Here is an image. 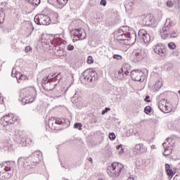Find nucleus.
Masks as SVG:
<instances>
[{"label": "nucleus", "instance_id": "obj_1", "mask_svg": "<svg viewBox=\"0 0 180 180\" xmlns=\"http://www.w3.org/2000/svg\"><path fill=\"white\" fill-rule=\"evenodd\" d=\"M133 36L135 37V40L143 41L145 44H148V43H150V40H151L150 34L147 33V31H146L144 29L140 30L139 31L138 35L134 32L131 34L130 30H129L127 27H122L121 28H119L115 33V39L120 41L131 40Z\"/></svg>", "mask_w": 180, "mask_h": 180}, {"label": "nucleus", "instance_id": "obj_2", "mask_svg": "<svg viewBox=\"0 0 180 180\" xmlns=\"http://www.w3.org/2000/svg\"><path fill=\"white\" fill-rule=\"evenodd\" d=\"M162 39H167L169 37H178V31L174 30V22L169 19L167 18L165 25L160 31Z\"/></svg>", "mask_w": 180, "mask_h": 180}, {"label": "nucleus", "instance_id": "obj_3", "mask_svg": "<svg viewBox=\"0 0 180 180\" xmlns=\"http://www.w3.org/2000/svg\"><path fill=\"white\" fill-rule=\"evenodd\" d=\"M21 96L23 105L32 103L36 98V89L34 87L26 88L22 91Z\"/></svg>", "mask_w": 180, "mask_h": 180}, {"label": "nucleus", "instance_id": "obj_4", "mask_svg": "<svg viewBox=\"0 0 180 180\" xmlns=\"http://www.w3.org/2000/svg\"><path fill=\"white\" fill-rule=\"evenodd\" d=\"M126 171L124 166L117 162H114L108 168V173L112 178H117L120 175V172Z\"/></svg>", "mask_w": 180, "mask_h": 180}, {"label": "nucleus", "instance_id": "obj_5", "mask_svg": "<svg viewBox=\"0 0 180 180\" xmlns=\"http://www.w3.org/2000/svg\"><path fill=\"white\" fill-rule=\"evenodd\" d=\"M12 164L6 162L4 165L0 164V179H9L12 176Z\"/></svg>", "mask_w": 180, "mask_h": 180}, {"label": "nucleus", "instance_id": "obj_6", "mask_svg": "<svg viewBox=\"0 0 180 180\" xmlns=\"http://www.w3.org/2000/svg\"><path fill=\"white\" fill-rule=\"evenodd\" d=\"M49 129L51 130H56L57 127L56 124H64V126H70V120L67 118H56L51 117L49 118L48 122Z\"/></svg>", "mask_w": 180, "mask_h": 180}, {"label": "nucleus", "instance_id": "obj_7", "mask_svg": "<svg viewBox=\"0 0 180 180\" xmlns=\"http://www.w3.org/2000/svg\"><path fill=\"white\" fill-rule=\"evenodd\" d=\"M18 120H19V117L15 115L13 113H8L1 118L0 123L2 126H8L9 124H13Z\"/></svg>", "mask_w": 180, "mask_h": 180}, {"label": "nucleus", "instance_id": "obj_8", "mask_svg": "<svg viewBox=\"0 0 180 180\" xmlns=\"http://www.w3.org/2000/svg\"><path fill=\"white\" fill-rule=\"evenodd\" d=\"M157 101H158V108L163 113H169L171 112L172 109L169 107V103H167V101L162 98V95L158 96Z\"/></svg>", "mask_w": 180, "mask_h": 180}, {"label": "nucleus", "instance_id": "obj_9", "mask_svg": "<svg viewBox=\"0 0 180 180\" xmlns=\"http://www.w3.org/2000/svg\"><path fill=\"white\" fill-rule=\"evenodd\" d=\"M82 78L86 82H94L96 79V72L94 69H87L83 72Z\"/></svg>", "mask_w": 180, "mask_h": 180}, {"label": "nucleus", "instance_id": "obj_10", "mask_svg": "<svg viewBox=\"0 0 180 180\" xmlns=\"http://www.w3.org/2000/svg\"><path fill=\"white\" fill-rule=\"evenodd\" d=\"M34 20L37 25H44L47 26L51 23V19H50V17L44 14L36 15Z\"/></svg>", "mask_w": 180, "mask_h": 180}, {"label": "nucleus", "instance_id": "obj_11", "mask_svg": "<svg viewBox=\"0 0 180 180\" xmlns=\"http://www.w3.org/2000/svg\"><path fill=\"white\" fill-rule=\"evenodd\" d=\"M131 77L134 81H137L138 82H143L146 79V76L144 72L139 70H134L131 72Z\"/></svg>", "mask_w": 180, "mask_h": 180}, {"label": "nucleus", "instance_id": "obj_12", "mask_svg": "<svg viewBox=\"0 0 180 180\" xmlns=\"http://www.w3.org/2000/svg\"><path fill=\"white\" fill-rule=\"evenodd\" d=\"M171 141H172V139L168 138L167 139V141L163 143L162 144L163 148H165V150L163 152V155L165 156L169 155V154L172 153L173 145L171 144Z\"/></svg>", "mask_w": 180, "mask_h": 180}, {"label": "nucleus", "instance_id": "obj_13", "mask_svg": "<svg viewBox=\"0 0 180 180\" xmlns=\"http://www.w3.org/2000/svg\"><path fill=\"white\" fill-rule=\"evenodd\" d=\"M18 164L23 162V167L24 168H25V169H32V168L34 167L32 159H30V158H27L25 159L24 158H18Z\"/></svg>", "mask_w": 180, "mask_h": 180}, {"label": "nucleus", "instance_id": "obj_14", "mask_svg": "<svg viewBox=\"0 0 180 180\" xmlns=\"http://www.w3.org/2000/svg\"><path fill=\"white\" fill-rule=\"evenodd\" d=\"M72 33H73L75 37L77 39L76 40H84V39L86 38V33L82 28L72 30Z\"/></svg>", "mask_w": 180, "mask_h": 180}, {"label": "nucleus", "instance_id": "obj_15", "mask_svg": "<svg viewBox=\"0 0 180 180\" xmlns=\"http://www.w3.org/2000/svg\"><path fill=\"white\" fill-rule=\"evenodd\" d=\"M153 51L160 57H165L167 56V50H165V46H162V44H158L153 46Z\"/></svg>", "mask_w": 180, "mask_h": 180}, {"label": "nucleus", "instance_id": "obj_16", "mask_svg": "<svg viewBox=\"0 0 180 180\" xmlns=\"http://www.w3.org/2000/svg\"><path fill=\"white\" fill-rule=\"evenodd\" d=\"M31 161L34 163V165L39 164L41 160V152L40 150H37L34 152L30 157Z\"/></svg>", "mask_w": 180, "mask_h": 180}, {"label": "nucleus", "instance_id": "obj_17", "mask_svg": "<svg viewBox=\"0 0 180 180\" xmlns=\"http://www.w3.org/2000/svg\"><path fill=\"white\" fill-rule=\"evenodd\" d=\"M136 1L134 0H126L124 1V8L127 13H131L133 12V9H134V4Z\"/></svg>", "mask_w": 180, "mask_h": 180}, {"label": "nucleus", "instance_id": "obj_18", "mask_svg": "<svg viewBox=\"0 0 180 180\" xmlns=\"http://www.w3.org/2000/svg\"><path fill=\"white\" fill-rule=\"evenodd\" d=\"M133 151L136 154H144V153H147V146L143 143H138L135 145Z\"/></svg>", "mask_w": 180, "mask_h": 180}, {"label": "nucleus", "instance_id": "obj_19", "mask_svg": "<svg viewBox=\"0 0 180 180\" xmlns=\"http://www.w3.org/2000/svg\"><path fill=\"white\" fill-rule=\"evenodd\" d=\"M133 54L138 60H143L146 57V51L141 49H135Z\"/></svg>", "mask_w": 180, "mask_h": 180}, {"label": "nucleus", "instance_id": "obj_20", "mask_svg": "<svg viewBox=\"0 0 180 180\" xmlns=\"http://www.w3.org/2000/svg\"><path fill=\"white\" fill-rule=\"evenodd\" d=\"M12 77H14L17 79H21V81H25V79H27V77L25 75H22L19 72H16V69L13 68L11 72Z\"/></svg>", "mask_w": 180, "mask_h": 180}, {"label": "nucleus", "instance_id": "obj_21", "mask_svg": "<svg viewBox=\"0 0 180 180\" xmlns=\"http://www.w3.org/2000/svg\"><path fill=\"white\" fill-rule=\"evenodd\" d=\"M56 85L57 84H53L50 81H47V82L44 84L42 86L45 89V91H53V89L56 88Z\"/></svg>", "mask_w": 180, "mask_h": 180}, {"label": "nucleus", "instance_id": "obj_22", "mask_svg": "<svg viewBox=\"0 0 180 180\" xmlns=\"http://www.w3.org/2000/svg\"><path fill=\"white\" fill-rule=\"evenodd\" d=\"M143 23L146 26H150L154 23V20H153V18L150 16H146L143 19Z\"/></svg>", "mask_w": 180, "mask_h": 180}, {"label": "nucleus", "instance_id": "obj_23", "mask_svg": "<svg viewBox=\"0 0 180 180\" xmlns=\"http://www.w3.org/2000/svg\"><path fill=\"white\" fill-rule=\"evenodd\" d=\"M165 169H166V172L167 174V175L169 176H174V172L172 171V168H171V166L168 164H166L165 165Z\"/></svg>", "mask_w": 180, "mask_h": 180}, {"label": "nucleus", "instance_id": "obj_24", "mask_svg": "<svg viewBox=\"0 0 180 180\" xmlns=\"http://www.w3.org/2000/svg\"><path fill=\"white\" fill-rule=\"evenodd\" d=\"M127 67H130L129 64H124L123 67L121 68V72L127 77L129 75V70H127Z\"/></svg>", "mask_w": 180, "mask_h": 180}, {"label": "nucleus", "instance_id": "obj_25", "mask_svg": "<svg viewBox=\"0 0 180 180\" xmlns=\"http://www.w3.org/2000/svg\"><path fill=\"white\" fill-rule=\"evenodd\" d=\"M25 1L27 2V4H30L32 6H37V5L40 4V0H39L38 3L34 2V0H25Z\"/></svg>", "mask_w": 180, "mask_h": 180}, {"label": "nucleus", "instance_id": "obj_26", "mask_svg": "<svg viewBox=\"0 0 180 180\" xmlns=\"http://www.w3.org/2000/svg\"><path fill=\"white\" fill-rule=\"evenodd\" d=\"M57 2L60 6H65L68 3V0H57Z\"/></svg>", "mask_w": 180, "mask_h": 180}, {"label": "nucleus", "instance_id": "obj_27", "mask_svg": "<svg viewBox=\"0 0 180 180\" xmlns=\"http://www.w3.org/2000/svg\"><path fill=\"white\" fill-rule=\"evenodd\" d=\"M74 129H77V130H82V124L81 122H77L74 124Z\"/></svg>", "mask_w": 180, "mask_h": 180}, {"label": "nucleus", "instance_id": "obj_28", "mask_svg": "<svg viewBox=\"0 0 180 180\" xmlns=\"http://www.w3.org/2000/svg\"><path fill=\"white\" fill-rule=\"evenodd\" d=\"M166 6H167V8H174V1L171 0H167L166 1Z\"/></svg>", "mask_w": 180, "mask_h": 180}, {"label": "nucleus", "instance_id": "obj_29", "mask_svg": "<svg viewBox=\"0 0 180 180\" xmlns=\"http://www.w3.org/2000/svg\"><path fill=\"white\" fill-rule=\"evenodd\" d=\"M145 113H146V115H150L151 113V106L148 105L145 108L144 110Z\"/></svg>", "mask_w": 180, "mask_h": 180}, {"label": "nucleus", "instance_id": "obj_30", "mask_svg": "<svg viewBox=\"0 0 180 180\" xmlns=\"http://www.w3.org/2000/svg\"><path fill=\"white\" fill-rule=\"evenodd\" d=\"M109 139H110V140H111V141L116 140V135L115 134V133H113V132L110 133Z\"/></svg>", "mask_w": 180, "mask_h": 180}, {"label": "nucleus", "instance_id": "obj_31", "mask_svg": "<svg viewBox=\"0 0 180 180\" xmlns=\"http://www.w3.org/2000/svg\"><path fill=\"white\" fill-rule=\"evenodd\" d=\"M168 47L169 49H171V50H174L176 48V45H175V43L174 42H170L168 44Z\"/></svg>", "mask_w": 180, "mask_h": 180}, {"label": "nucleus", "instance_id": "obj_32", "mask_svg": "<svg viewBox=\"0 0 180 180\" xmlns=\"http://www.w3.org/2000/svg\"><path fill=\"white\" fill-rule=\"evenodd\" d=\"M47 81L51 82V79H49V77H45L42 79V85H44V84H47Z\"/></svg>", "mask_w": 180, "mask_h": 180}, {"label": "nucleus", "instance_id": "obj_33", "mask_svg": "<svg viewBox=\"0 0 180 180\" xmlns=\"http://www.w3.org/2000/svg\"><path fill=\"white\" fill-rule=\"evenodd\" d=\"M118 78L119 79H123V78H124V75L123 74V72H122V70H120L118 72Z\"/></svg>", "mask_w": 180, "mask_h": 180}, {"label": "nucleus", "instance_id": "obj_34", "mask_svg": "<svg viewBox=\"0 0 180 180\" xmlns=\"http://www.w3.org/2000/svg\"><path fill=\"white\" fill-rule=\"evenodd\" d=\"M88 64H94V58L92 56H89L87 58Z\"/></svg>", "mask_w": 180, "mask_h": 180}, {"label": "nucleus", "instance_id": "obj_35", "mask_svg": "<svg viewBox=\"0 0 180 180\" xmlns=\"http://www.w3.org/2000/svg\"><path fill=\"white\" fill-rule=\"evenodd\" d=\"M115 60H122V57L120 55L115 54L112 57Z\"/></svg>", "mask_w": 180, "mask_h": 180}, {"label": "nucleus", "instance_id": "obj_36", "mask_svg": "<svg viewBox=\"0 0 180 180\" xmlns=\"http://www.w3.org/2000/svg\"><path fill=\"white\" fill-rule=\"evenodd\" d=\"M110 110V108H105L104 110H102L101 115H105V113H108Z\"/></svg>", "mask_w": 180, "mask_h": 180}, {"label": "nucleus", "instance_id": "obj_37", "mask_svg": "<svg viewBox=\"0 0 180 180\" xmlns=\"http://www.w3.org/2000/svg\"><path fill=\"white\" fill-rule=\"evenodd\" d=\"M67 50H68V51H72V50H74V46L71 44L68 45Z\"/></svg>", "mask_w": 180, "mask_h": 180}, {"label": "nucleus", "instance_id": "obj_38", "mask_svg": "<svg viewBox=\"0 0 180 180\" xmlns=\"http://www.w3.org/2000/svg\"><path fill=\"white\" fill-rule=\"evenodd\" d=\"M106 4H107L106 0H101V2H100V4H101L102 6H106Z\"/></svg>", "mask_w": 180, "mask_h": 180}, {"label": "nucleus", "instance_id": "obj_39", "mask_svg": "<svg viewBox=\"0 0 180 180\" xmlns=\"http://www.w3.org/2000/svg\"><path fill=\"white\" fill-rule=\"evenodd\" d=\"M25 53H29V51H32V48L30 46H26L25 49Z\"/></svg>", "mask_w": 180, "mask_h": 180}, {"label": "nucleus", "instance_id": "obj_40", "mask_svg": "<svg viewBox=\"0 0 180 180\" xmlns=\"http://www.w3.org/2000/svg\"><path fill=\"white\" fill-rule=\"evenodd\" d=\"M124 153V149L123 148V147H122L120 150L118 152V154L120 155Z\"/></svg>", "mask_w": 180, "mask_h": 180}, {"label": "nucleus", "instance_id": "obj_41", "mask_svg": "<svg viewBox=\"0 0 180 180\" xmlns=\"http://www.w3.org/2000/svg\"><path fill=\"white\" fill-rule=\"evenodd\" d=\"M27 140H29V139H22L21 140L22 143H20V144H21L22 147H23V146H25V142H27Z\"/></svg>", "mask_w": 180, "mask_h": 180}, {"label": "nucleus", "instance_id": "obj_42", "mask_svg": "<svg viewBox=\"0 0 180 180\" xmlns=\"http://www.w3.org/2000/svg\"><path fill=\"white\" fill-rule=\"evenodd\" d=\"M148 99H150V96H146L145 98L146 102H151V101H150Z\"/></svg>", "mask_w": 180, "mask_h": 180}, {"label": "nucleus", "instance_id": "obj_43", "mask_svg": "<svg viewBox=\"0 0 180 180\" xmlns=\"http://www.w3.org/2000/svg\"><path fill=\"white\" fill-rule=\"evenodd\" d=\"M123 147V145H119L116 146L117 150H120Z\"/></svg>", "mask_w": 180, "mask_h": 180}, {"label": "nucleus", "instance_id": "obj_44", "mask_svg": "<svg viewBox=\"0 0 180 180\" xmlns=\"http://www.w3.org/2000/svg\"><path fill=\"white\" fill-rule=\"evenodd\" d=\"M173 180H180L179 176H176L173 178Z\"/></svg>", "mask_w": 180, "mask_h": 180}, {"label": "nucleus", "instance_id": "obj_45", "mask_svg": "<svg viewBox=\"0 0 180 180\" xmlns=\"http://www.w3.org/2000/svg\"><path fill=\"white\" fill-rule=\"evenodd\" d=\"M56 77H57V78H59L60 77V74H58L57 75H52V78H56Z\"/></svg>", "mask_w": 180, "mask_h": 180}, {"label": "nucleus", "instance_id": "obj_46", "mask_svg": "<svg viewBox=\"0 0 180 180\" xmlns=\"http://www.w3.org/2000/svg\"><path fill=\"white\" fill-rule=\"evenodd\" d=\"M127 180H134V177L133 176H129Z\"/></svg>", "mask_w": 180, "mask_h": 180}, {"label": "nucleus", "instance_id": "obj_47", "mask_svg": "<svg viewBox=\"0 0 180 180\" xmlns=\"http://www.w3.org/2000/svg\"><path fill=\"white\" fill-rule=\"evenodd\" d=\"M0 103H4V98L1 96V94H0Z\"/></svg>", "mask_w": 180, "mask_h": 180}, {"label": "nucleus", "instance_id": "obj_48", "mask_svg": "<svg viewBox=\"0 0 180 180\" xmlns=\"http://www.w3.org/2000/svg\"><path fill=\"white\" fill-rule=\"evenodd\" d=\"M150 148H151L152 150H155V148H157V146H155V145H152V146H150Z\"/></svg>", "mask_w": 180, "mask_h": 180}, {"label": "nucleus", "instance_id": "obj_49", "mask_svg": "<svg viewBox=\"0 0 180 180\" xmlns=\"http://www.w3.org/2000/svg\"><path fill=\"white\" fill-rule=\"evenodd\" d=\"M2 15H4V11H0V18H2Z\"/></svg>", "mask_w": 180, "mask_h": 180}, {"label": "nucleus", "instance_id": "obj_50", "mask_svg": "<svg viewBox=\"0 0 180 180\" xmlns=\"http://www.w3.org/2000/svg\"><path fill=\"white\" fill-rule=\"evenodd\" d=\"M74 168V165H70V167H68V169H72Z\"/></svg>", "mask_w": 180, "mask_h": 180}, {"label": "nucleus", "instance_id": "obj_51", "mask_svg": "<svg viewBox=\"0 0 180 180\" xmlns=\"http://www.w3.org/2000/svg\"><path fill=\"white\" fill-rule=\"evenodd\" d=\"M88 161H89V162H92V158H89Z\"/></svg>", "mask_w": 180, "mask_h": 180}, {"label": "nucleus", "instance_id": "obj_52", "mask_svg": "<svg viewBox=\"0 0 180 180\" xmlns=\"http://www.w3.org/2000/svg\"><path fill=\"white\" fill-rule=\"evenodd\" d=\"M55 18H56V19H57V18H58V14L55 13Z\"/></svg>", "mask_w": 180, "mask_h": 180}, {"label": "nucleus", "instance_id": "obj_53", "mask_svg": "<svg viewBox=\"0 0 180 180\" xmlns=\"http://www.w3.org/2000/svg\"><path fill=\"white\" fill-rule=\"evenodd\" d=\"M161 86H162V83L160 82V84H159V88H161Z\"/></svg>", "mask_w": 180, "mask_h": 180}, {"label": "nucleus", "instance_id": "obj_54", "mask_svg": "<svg viewBox=\"0 0 180 180\" xmlns=\"http://www.w3.org/2000/svg\"><path fill=\"white\" fill-rule=\"evenodd\" d=\"M7 147H11V144L10 145H7Z\"/></svg>", "mask_w": 180, "mask_h": 180}, {"label": "nucleus", "instance_id": "obj_55", "mask_svg": "<svg viewBox=\"0 0 180 180\" xmlns=\"http://www.w3.org/2000/svg\"><path fill=\"white\" fill-rule=\"evenodd\" d=\"M179 94H180V91H179Z\"/></svg>", "mask_w": 180, "mask_h": 180}, {"label": "nucleus", "instance_id": "obj_56", "mask_svg": "<svg viewBox=\"0 0 180 180\" xmlns=\"http://www.w3.org/2000/svg\"><path fill=\"white\" fill-rule=\"evenodd\" d=\"M30 144H32V141H31Z\"/></svg>", "mask_w": 180, "mask_h": 180}]
</instances>
